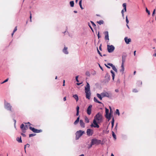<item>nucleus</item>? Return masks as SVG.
I'll use <instances>...</instances> for the list:
<instances>
[{
  "label": "nucleus",
  "instance_id": "c03bdc74",
  "mask_svg": "<svg viewBox=\"0 0 156 156\" xmlns=\"http://www.w3.org/2000/svg\"><path fill=\"white\" fill-rule=\"evenodd\" d=\"M126 22L127 24H128L129 23V20H128L127 16L126 17Z\"/></svg>",
  "mask_w": 156,
  "mask_h": 156
},
{
  "label": "nucleus",
  "instance_id": "393cba45",
  "mask_svg": "<svg viewBox=\"0 0 156 156\" xmlns=\"http://www.w3.org/2000/svg\"><path fill=\"white\" fill-rule=\"evenodd\" d=\"M112 135L114 139L115 140H116V135L115 134V133L113 131L112 132Z\"/></svg>",
  "mask_w": 156,
  "mask_h": 156
},
{
  "label": "nucleus",
  "instance_id": "20e7f679",
  "mask_svg": "<svg viewBox=\"0 0 156 156\" xmlns=\"http://www.w3.org/2000/svg\"><path fill=\"white\" fill-rule=\"evenodd\" d=\"M4 106L5 108L7 110L12 112V106L9 103L6 102L5 100L4 101Z\"/></svg>",
  "mask_w": 156,
  "mask_h": 156
},
{
  "label": "nucleus",
  "instance_id": "f8f14e48",
  "mask_svg": "<svg viewBox=\"0 0 156 156\" xmlns=\"http://www.w3.org/2000/svg\"><path fill=\"white\" fill-rule=\"evenodd\" d=\"M92 105H90L88 107L87 110V113L88 115H90L91 114V108L92 107Z\"/></svg>",
  "mask_w": 156,
  "mask_h": 156
},
{
  "label": "nucleus",
  "instance_id": "052dcab7",
  "mask_svg": "<svg viewBox=\"0 0 156 156\" xmlns=\"http://www.w3.org/2000/svg\"><path fill=\"white\" fill-rule=\"evenodd\" d=\"M97 36H98V39H99L100 37H101V36H100V34H99V32H98V34Z\"/></svg>",
  "mask_w": 156,
  "mask_h": 156
},
{
  "label": "nucleus",
  "instance_id": "7ed1b4c3",
  "mask_svg": "<svg viewBox=\"0 0 156 156\" xmlns=\"http://www.w3.org/2000/svg\"><path fill=\"white\" fill-rule=\"evenodd\" d=\"M91 145H94L96 144V145H98L100 144H101L102 145L103 144V143H102V141L101 140H98L96 138H94L91 139Z\"/></svg>",
  "mask_w": 156,
  "mask_h": 156
},
{
  "label": "nucleus",
  "instance_id": "49530a36",
  "mask_svg": "<svg viewBox=\"0 0 156 156\" xmlns=\"http://www.w3.org/2000/svg\"><path fill=\"white\" fill-rule=\"evenodd\" d=\"M138 90L136 89H134L133 90V92L136 93L138 92Z\"/></svg>",
  "mask_w": 156,
  "mask_h": 156
},
{
  "label": "nucleus",
  "instance_id": "423d86ee",
  "mask_svg": "<svg viewBox=\"0 0 156 156\" xmlns=\"http://www.w3.org/2000/svg\"><path fill=\"white\" fill-rule=\"evenodd\" d=\"M93 123H92L90 125L91 127H94V128H99V126L98 125V124H100L101 122H99L95 120H93Z\"/></svg>",
  "mask_w": 156,
  "mask_h": 156
},
{
  "label": "nucleus",
  "instance_id": "cd10ccee",
  "mask_svg": "<svg viewBox=\"0 0 156 156\" xmlns=\"http://www.w3.org/2000/svg\"><path fill=\"white\" fill-rule=\"evenodd\" d=\"M84 119H85V122L86 123H88L89 122V120L87 116H86L84 117Z\"/></svg>",
  "mask_w": 156,
  "mask_h": 156
},
{
  "label": "nucleus",
  "instance_id": "6e6552de",
  "mask_svg": "<svg viewBox=\"0 0 156 156\" xmlns=\"http://www.w3.org/2000/svg\"><path fill=\"white\" fill-rule=\"evenodd\" d=\"M115 49V48L113 45H107V50L109 53L113 52L114 50Z\"/></svg>",
  "mask_w": 156,
  "mask_h": 156
},
{
  "label": "nucleus",
  "instance_id": "680f3d73",
  "mask_svg": "<svg viewBox=\"0 0 156 156\" xmlns=\"http://www.w3.org/2000/svg\"><path fill=\"white\" fill-rule=\"evenodd\" d=\"M79 112L78 111H76V115L77 116L79 115Z\"/></svg>",
  "mask_w": 156,
  "mask_h": 156
},
{
  "label": "nucleus",
  "instance_id": "bb28decb",
  "mask_svg": "<svg viewBox=\"0 0 156 156\" xmlns=\"http://www.w3.org/2000/svg\"><path fill=\"white\" fill-rule=\"evenodd\" d=\"M82 0H80L79 2V5L80 7V8L82 9H83V7L82 5Z\"/></svg>",
  "mask_w": 156,
  "mask_h": 156
},
{
  "label": "nucleus",
  "instance_id": "f03ea898",
  "mask_svg": "<svg viewBox=\"0 0 156 156\" xmlns=\"http://www.w3.org/2000/svg\"><path fill=\"white\" fill-rule=\"evenodd\" d=\"M99 122H102L103 121V116L100 112L98 113L94 117V119Z\"/></svg>",
  "mask_w": 156,
  "mask_h": 156
},
{
  "label": "nucleus",
  "instance_id": "b1692460",
  "mask_svg": "<svg viewBox=\"0 0 156 156\" xmlns=\"http://www.w3.org/2000/svg\"><path fill=\"white\" fill-rule=\"evenodd\" d=\"M94 102H97L99 104H101V102L98 100L96 98V97H94Z\"/></svg>",
  "mask_w": 156,
  "mask_h": 156
},
{
  "label": "nucleus",
  "instance_id": "8fccbe9b",
  "mask_svg": "<svg viewBox=\"0 0 156 156\" xmlns=\"http://www.w3.org/2000/svg\"><path fill=\"white\" fill-rule=\"evenodd\" d=\"M114 122H115V120L114 119V117H113V118L112 119V121H111V124H114Z\"/></svg>",
  "mask_w": 156,
  "mask_h": 156
},
{
  "label": "nucleus",
  "instance_id": "a19ab883",
  "mask_svg": "<svg viewBox=\"0 0 156 156\" xmlns=\"http://www.w3.org/2000/svg\"><path fill=\"white\" fill-rule=\"evenodd\" d=\"M9 78H7V79L4 80L3 82L1 83V84H3L4 83H6L8 81Z\"/></svg>",
  "mask_w": 156,
  "mask_h": 156
},
{
  "label": "nucleus",
  "instance_id": "5fc2aeb1",
  "mask_svg": "<svg viewBox=\"0 0 156 156\" xmlns=\"http://www.w3.org/2000/svg\"><path fill=\"white\" fill-rule=\"evenodd\" d=\"M98 65H99V67L100 68V69H101L102 70V71H103L104 70V69L103 68L100 66V64H98Z\"/></svg>",
  "mask_w": 156,
  "mask_h": 156
},
{
  "label": "nucleus",
  "instance_id": "9d476101",
  "mask_svg": "<svg viewBox=\"0 0 156 156\" xmlns=\"http://www.w3.org/2000/svg\"><path fill=\"white\" fill-rule=\"evenodd\" d=\"M20 128L22 129V132L23 133H25V130L27 129L28 128V127L27 125H26L24 126V124L23 123L21 125Z\"/></svg>",
  "mask_w": 156,
  "mask_h": 156
},
{
  "label": "nucleus",
  "instance_id": "13d9d810",
  "mask_svg": "<svg viewBox=\"0 0 156 156\" xmlns=\"http://www.w3.org/2000/svg\"><path fill=\"white\" fill-rule=\"evenodd\" d=\"M21 135L23 137H26V135H25V134H24V133H21Z\"/></svg>",
  "mask_w": 156,
  "mask_h": 156
},
{
  "label": "nucleus",
  "instance_id": "e2e57ef3",
  "mask_svg": "<svg viewBox=\"0 0 156 156\" xmlns=\"http://www.w3.org/2000/svg\"><path fill=\"white\" fill-rule=\"evenodd\" d=\"M92 74L93 75H95L96 74V71H94L92 73Z\"/></svg>",
  "mask_w": 156,
  "mask_h": 156
},
{
  "label": "nucleus",
  "instance_id": "338daca9",
  "mask_svg": "<svg viewBox=\"0 0 156 156\" xmlns=\"http://www.w3.org/2000/svg\"><path fill=\"white\" fill-rule=\"evenodd\" d=\"M13 121L14 122V126H15L16 125V121L15 119H13Z\"/></svg>",
  "mask_w": 156,
  "mask_h": 156
},
{
  "label": "nucleus",
  "instance_id": "09e8293b",
  "mask_svg": "<svg viewBox=\"0 0 156 156\" xmlns=\"http://www.w3.org/2000/svg\"><path fill=\"white\" fill-rule=\"evenodd\" d=\"M80 107L78 106H77L76 107V111L79 112Z\"/></svg>",
  "mask_w": 156,
  "mask_h": 156
},
{
  "label": "nucleus",
  "instance_id": "f257e3e1",
  "mask_svg": "<svg viewBox=\"0 0 156 156\" xmlns=\"http://www.w3.org/2000/svg\"><path fill=\"white\" fill-rule=\"evenodd\" d=\"M85 92L86 94V97L87 99L89 100L91 93L90 91V86L88 83L87 82V85L85 87Z\"/></svg>",
  "mask_w": 156,
  "mask_h": 156
},
{
  "label": "nucleus",
  "instance_id": "473e14b6",
  "mask_svg": "<svg viewBox=\"0 0 156 156\" xmlns=\"http://www.w3.org/2000/svg\"><path fill=\"white\" fill-rule=\"evenodd\" d=\"M115 113L117 114L118 115H120V112L119 110L118 109H116L115 111Z\"/></svg>",
  "mask_w": 156,
  "mask_h": 156
},
{
  "label": "nucleus",
  "instance_id": "e433bc0d",
  "mask_svg": "<svg viewBox=\"0 0 156 156\" xmlns=\"http://www.w3.org/2000/svg\"><path fill=\"white\" fill-rule=\"evenodd\" d=\"M105 113H106V114H108L109 113V109L108 108H105Z\"/></svg>",
  "mask_w": 156,
  "mask_h": 156
},
{
  "label": "nucleus",
  "instance_id": "39448f33",
  "mask_svg": "<svg viewBox=\"0 0 156 156\" xmlns=\"http://www.w3.org/2000/svg\"><path fill=\"white\" fill-rule=\"evenodd\" d=\"M85 133L84 131L81 130H80L77 131L76 133V137L75 139L76 140H78Z\"/></svg>",
  "mask_w": 156,
  "mask_h": 156
},
{
  "label": "nucleus",
  "instance_id": "f704fd0d",
  "mask_svg": "<svg viewBox=\"0 0 156 156\" xmlns=\"http://www.w3.org/2000/svg\"><path fill=\"white\" fill-rule=\"evenodd\" d=\"M88 25L89 26V27L91 29V30L92 31V32H94V30H93V28H92V27H91V26L90 23H88Z\"/></svg>",
  "mask_w": 156,
  "mask_h": 156
},
{
  "label": "nucleus",
  "instance_id": "7c9ffc66",
  "mask_svg": "<svg viewBox=\"0 0 156 156\" xmlns=\"http://www.w3.org/2000/svg\"><path fill=\"white\" fill-rule=\"evenodd\" d=\"M137 84L138 86H140L142 84V82L140 81H137Z\"/></svg>",
  "mask_w": 156,
  "mask_h": 156
},
{
  "label": "nucleus",
  "instance_id": "603ef678",
  "mask_svg": "<svg viewBox=\"0 0 156 156\" xmlns=\"http://www.w3.org/2000/svg\"><path fill=\"white\" fill-rule=\"evenodd\" d=\"M23 123L24 124H29V126H30V125H31V124H30V122H23Z\"/></svg>",
  "mask_w": 156,
  "mask_h": 156
},
{
  "label": "nucleus",
  "instance_id": "f3484780",
  "mask_svg": "<svg viewBox=\"0 0 156 156\" xmlns=\"http://www.w3.org/2000/svg\"><path fill=\"white\" fill-rule=\"evenodd\" d=\"M124 40L126 43L127 44H129V42L131 41V39L130 38H128L127 37H126L124 38Z\"/></svg>",
  "mask_w": 156,
  "mask_h": 156
},
{
  "label": "nucleus",
  "instance_id": "ea45409f",
  "mask_svg": "<svg viewBox=\"0 0 156 156\" xmlns=\"http://www.w3.org/2000/svg\"><path fill=\"white\" fill-rule=\"evenodd\" d=\"M97 51H98V54L100 55L101 56V57H102V55L101 54V53L98 50V48L97 47Z\"/></svg>",
  "mask_w": 156,
  "mask_h": 156
},
{
  "label": "nucleus",
  "instance_id": "a211bd4d",
  "mask_svg": "<svg viewBox=\"0 0 156 156\" xmlns=\"http://www.w3.org/2000/svg\"><path fill=\"white\" fill-rule=\"evenodd\" d=\"M127 57L126 55H122V63L124 64L126 61V58Z\"/></svg>",
  "mask_w": 156,
  "mask_h": 156
},
{
  "label": "nucleus",
  "instance_id": "c756f323",
  "mask_svg": "<svg viewBox=\"0 0 156 156\" xmlns=\"http://www.w3.org/2000/svg\"><path fill=\"white\" fill-rule=\"evenodd\" d=\"M97 22L99 24L101 25L104 23V21L102 20H101L99 21H97Z\"/></svg>",
  "mask_w": 156,
  "mask_h": 156
},
{
  "label": "nucleus",
  "instance_id": "69168bd1",
  "mask_svg": "<svg viewBox=\"0 0 156 156\" xmlns=\"http://www.w3.org/2000/svg\"><path fill=\"white\" fill-rule=\"evenodd\" d=\"M82 82L80 83H76V84L77 85H80V84H81L82 83Z\"/></svg>",
  "mask_w": 156,
  "mask_h": 156
},
{
  "label": "nucleus",
  "instance_id": "864d4df0",
  "mask_svg": "<svg viewBox=\"0 0 156 156\" xmlns=\"http://www.w3.org/2000/svg\"><path fill=\"white\" fill-rule=\"evenodd\" d=\"M17 30V27H16L14 29V30H13V33H14L15 32L16 30Z\"/></svg>",
  "mask_w": 156,
  "mask_h": 156
},
{
  "label": "nucleus",
  "instance_id": "c9c22d12",
  "mask_svg": "<svg viewBox=\"0 0 156 156\" xmlns=\"http://www.w3.org/2000/svg\"><path fill=\"white\" fill-rule=\"evenodd\" d=\"M101 95L102 98L105 97V92H103L101 93Z\"/></svg>",
  "mask_w": 156,
  "mask_h": 156
},
{
  "label": "nucleus",
  "instance_id": "bf43d9fd",
  "mask_svg": "<svg viewBox=\"0 0 156 156\" xmlns=\"http://www.w3.org/2000/svg\"><path fill=\"white\" fill-rule=\"evenodd\" d=\"M93 145H91V143H90V145L88 147V148H90L92 147V146Z\"/></svg>",
  "mask_w": 156,
  "mask_h": 156
},
{
  "label": "nucleus",
  "instance_id": "a878e982",
  "mask_svg": "<svg viewBox=\"0 0 156 156\" xmlns=\"http://www.w3.org/2000/svg\"><path fill=\"white\" fill-rule=\"evenodd\" d=\"M97 96L100 100H102V98L101 94L98 93L97 94Z\"/></svg>",
  "mask_w": 156,
  "mask_h": 156
},
{
  "label": "nucleus",
  "instance_id": "774afa93",
  "mask_svg": "<svg viewBox=\"0 0 156 156\" xmlns=\"http://www.w3.org/2000/svg\"><path fill=\"white\" fill-rule=\"evenodd\" d=\"M109 66H111V67H112L114 66V65L110 63V64Z\"/></svg>",
  "mask_w": 156,
  "mask_h": 156
},
{
  "label": "nucleus",
  "instance_id": "2eb2a0df",
  "mask_svg": "<svg viewBox=\"0 0 156 156\" xmlns=\"http://www.w3.org/2000/svg\"><path fill=\"white\" fill-rule=\"evenodd\" d=\"M105 97H108L110 98H111L112 97V94L111 92H105Z\"/></svg>",
  "mask_w": 156,
  "mask_h": 156
},
{
  "label": "nucleus",
  "instance_id": "dca6fc26",
  "mask_svg": "<svg viewBox=\"0 0 156 156\" xmlns=\"http://www.w3.org/2000/svg\"><path fill=\"white\" fill-rule=\"evenodd\" d=\"M105 116L107 119H108V121H109L111 119L112 114L111 113H110L107 114H105Z\"/></svg>",
  "mask_w": 156,
  "mask_h": 156
},
{
  "label": "nucleus",
  "instance_id": "37998d69",
  "mask_svg": "<svg viewBox=\"0 0 156 156\" xmlns=\"http://www.w3.org/2000/svg\"><path fill=\"white\" fill-rule=\"evenodd\" d=\"M112 80L114 81L115 77V74L114 73H113V74H112Z\"/></svg>",
  "mask_w": 156,
  "mask_h": 156
},
{
  "label": "nucleus",
  "instance_id": "4c0bfd02",
  "mask_svg": "<svg viewBox=\"0 0 156 156\" xmlns=\"http://www.w3.org/2000/svg\"><path fill=\"white\" fill-rule=\"evenodd\" d=\"M86 75L88 76H90V72L89 71H87L86 72Z\"/></svg>",
  "mask_w": 156,
  "mask_h": 156
},
{
  "label": "nucleus",
  "instance_id": "72a5a7b5",
  "mask_svg": "<svg viewBox=\"0 0 156 156\" xmlns=\"http://www.w3.org/2000/svg\"><path fill=\"white\" fill-rule=\"evenodd\" d=\"M145 10L146 12L148 13V15H150V12L147 7L146 8Z\"/></svg>",
  "mask_w": 156,
  "mask_h": 156
},
{
  "label": "nucleus",
  "instance_id": "3c124183",
  "mask_svg": "<svg viewBox=\"0 0 156 156\" xmlns=\"http://www.w3.org/2000/svg\"><path fill=\"white\" fill-rule=\"evenodd\" d=\"M122 6L124 8H126V3H124L122 4Z\"/></svg>",
  "mask_w": 156,
  "mask_h": 156
},
{
  "label": "nucleus",
  "instance_id": "de8ad7c7",
  "mask_svg": "<svg viewBox=\"0 0 156 156\" xmlns=\"http://www.w3.org/2000/svg\"><path fill=\"white\" fill-rule=\"evenodd\" d=\"M155 9H154V10L153 12V13L152 14V16H154V15L155 14Z\"/></svg>",
  "mask_w": 156,
  "mask_h": 156
},
{
  "label": "nucleus",
  "instance_id": "0eeeda50",
  "mask_svg": "<svg viewBox=\"0 0 156 156\" xmlns=\"http://www.w3.org/2000/svg\"><path fill=\"white\" fill-rule=\"evenodd\" d=\"M110 75L108 73H107L105 76V79L104 80L103 82L105 83H108L110 79Z\"/></svg>",
  "mask_w": 156,
  "mask_h": 156
},
{
  "label": "nucleus",
  "instance_id": "58836bf2",
  "mask_svg": "<svg viewBox=\"0 0 156 156\" xmlns=\"http://www.w3.org/2000/svg\"><path fill=\"white\" fill-rule=\"evenodd\" d=\"M90 22L91 23L93 26L94 27H96V25H95V24L94 23L93 21H91Z\"/></svg>",
  "mask_w": 156,
  "mask_h": 156
},
{
  "label": "nucleus",
  "instance_id": "6ab92c4d",
  "mask_svg": "<svg viewBox=\"0 0 156 156\" xmlns=\"http://www.w3.org/2000/svg\"><path fill=\"white\" fill-rule=\"evenodd\" d=\"M80 126L82 128H84L85 126V123L83 122V121L82 120H80Z\"/></svg>",
  "mask_w": 156,
  "mask_h": 156
},
{
  "label": "nucleus",
  "instance_id": "c85d7f7f",
  "mask_svg": "<svg viewBox=\"0 0 156 156\" xmlns=\"http://www.w3.org/2000/svg\"><path fill=\"white\" fill-rule=\"evenodd\" d=\"M70 5L71 7H73L74 5V2L73 1H71L69 2Z\"/></svg>",
  "mask_w": 156,
  "mask_h": 156
},
{
  "label": "nucleus",
  "instance_id": "9b49d317",
  "mask_svg": "<svg viewBox=\"0 0 156 156\" xmlns=\"http://www.w3.org/2000/svg\"><path fill=\"white\" fill-rule=\"evenodd\" d=\"M86 133L88 136H90L92 135L94 133V131L91 129H88L87 130Z\"/></svg>",
  "mask_w": 156,
  "mask_h": 156
},
{
  "label": "nucleus",
  "instance_id": "0e129e2a",
  "mask_svg": "<svg viewBox=\"0 0 156 156\" xmlns=\"http://www.w3.org/2000/svg\"><path fill=\"white\" fill-rule=\"evenodd\" d=\"M109 108L110 109V113H111L112 114V113L113 112L112 111V110L111 109V108L110 107H109Z\"/></svg>",
  "mask_w": 156,
  "mask_h": 156
},
{
  "label": "nucleus",
  "instance_id": "2f4dec72",
  "mask_svg": "<svg viewBox=\"0 0 156 156\" xmlns=\"http://www.w3.org/2000/svg\"><path fill=\"white\" fill-rule=\"evenodd\" d=\"M112 69L113 70H114L116 72V73L117 72V71H118L116 69V67H115V66H113V67H112Z\"/></svg>",
  "mask_w": 156,
  "mask_h": 156
},
{
  "label": "nucleus",
  "instance_id": "ddd939ff",
  "mask_svg": "<svg viewBox=\"0 0 156 156\" xmlns=\"http://www.w3.org/2000/svg\"><path fill=\"white\" fill-rule=\"evenodd\" d=\"M104 34H105V39L106 40H109L108 32V31H105Z\"/></svg>",
  "mask_w": 156,
  "mask_h": 156
},
{
  "label": "nucleus",
  "instance_id": "4be33fe9",
  "mask_svg": "<svg viewBox=\"0 0 156 156\" xmlns=\"http://www.w3.org/2000/svg\"><path fill=\"white\" fill-rule=\"evenodd\" d=\"M73 97L75 98L76 101H77L79 100L78 96L76 94H74L73 96Z\"/></svg>",
  "mask_w": 156,
  "mask_h": 156
},
{
  "label": "nucleus",
  "instance_id": "4d7b16f0",
  "mask_svg": "<svg viewBox=\"0 0 156 156\" xmlns=\"http://www.w3.org/2000/svg\"><path fill=\"white\" fill-rule=\"evenodd\" d=\"M30 19H32V14H31V12H30Z\"/></svg>",
  "mask_w": 156,
  "mask_h": 156
},
{
  "label": "nucleus",
  "instance_id": "1a4fd4ad",
  "mask_svg": "<svg viewBox=\"0 0 156 156\" xmlns=\"http://www.w3.org/2000/svg\"><path fill=\"white\" fill-rule=\"evenodd\" d=\"M29 129L34 133H39L42 132L41 129H38L31 126L29 127Z\"/></svg>",
  "mask_w": 156,
  "mask_h": 156
},
{
  "label": "nucleus",
  "instance_id": "5701e85b",
  "mask_svg": "<svg viewBox=\"0 0 156 156\" xmlns=\"http://www.w3.org/2000/svg\"><path fill=\"white\" fill-rule=\"evenodd\" d=\"M16 140L19 143H21L22 142V140L21 139V136L20 137H17L16 138Z\"/></svg>",
  "mask_w": 156,
  "mask_h": 156
},
{
  "label": "nucleus",
  "instance_id": "79ce46f5",
  "mask_svg": "<svg viewBox=\"0 0 156 156\" xmlns=\"http://www.w3.org/2000/svg\"><path fill=\"white\" fill-rule=\"evenodd\" d=\"M36 135V134H34V133H32V134H30L29 135V137H32V136H35Z\"/></svg>",
  "mask_w": 156,
  "mask_h": 156
},
{
  "label": "nucleus",
  "instance_id": "6e6d98bb",
  "mask_svg": "<svg viewBox=\"0 0 156 156\" xmlns=\"http://www.w3.org/2000/svg\"><path fill=\"white\" fill-rule=\"evenodd\" d=\"M105 65L108 69H110V67L107 65L106 64H105Z\"/></svg>",
  "mask_w": 156,
  "mask_h": 156
},
{
  "label": "nucleus",
  "instance_id": "aec40b11",
  "mask_svg": "<svg viewBox=\"0 0 156 156\" xmlns=\"http://www.w3.org/2000/svg\"><path fill=\"white\" fill-rule=\"evenodd\" d=\"M124 71V64L122 63L121 66V69H120V72L122 73H123Z\"/></svg>",
  "mask_w": 156,
  "mask_h": 156
},
{
  "label": "nucleus",
  "instance_id": "412c9836",
  "mask_svg": "<svg viewBox=\"0 0 156 156\" xmlns=\"http://www.w3.org/2000/svg\"><path fill=\"white\" fill-rule=\"evenodd\" d=\"M80 116H79L77 118L76 120L74 122V124L75 125L77 124L80 121Z\"/></svg>",
  "mask_w": 156,
  "mask_h": 156
},
{
  "label": "nucleus",
  "instance_id": "a18cd8bd",
  "mask_svg": "<svg viewBox=\"0 0 156 156\" xmlns=\"http://www.w3.org/2000/svg\"><path fill=\"white\" fill-rule=\"evenodd\" d=\"M76 81L78 82H79V80L78 79V76H76Z\"/></svg>",
  "mask_w": 156,
  "mask_h": 156
},
{
  "label": "nucleus",
  "instance_id": "4468645a",
  "mask_svg": "<svg viewBox=\"0 0 156 156\" xmlns=\"http://www.w3.org/2000/svg\"><path fill=\"white\" fill-rule=\"evenodd\" d=\"M67 49L68 48L66 47L65 46L62 50L63 53L65 54H69V51L67 50Z\"/></svg>",
  "mask_w": 156,
  "mask_h": 156
}]
</instances>
